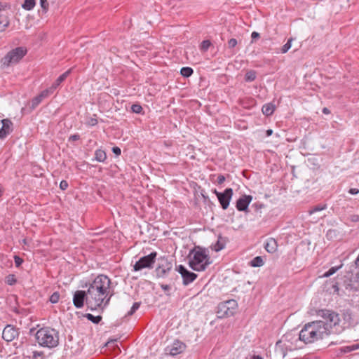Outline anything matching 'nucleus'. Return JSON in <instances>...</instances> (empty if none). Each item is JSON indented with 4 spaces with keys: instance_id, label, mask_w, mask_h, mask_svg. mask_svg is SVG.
I'll return each mask as SVG.
<instances>
[{
    "instance_id": "36",
    "label": "nucleus",
    "mask_w": 359,
    "mask_h": 359,
    "mask_svg": "<svg viewBox=\"0 0 359 359\" xmlns=\"http://www.w3.org/2000/svg\"><path fill=\"white\" fill-rule=\"evenodd\" d=\"M131 111L138 114H143V108L140 104H133L131 106Z\"/></svg>"
},
{
    "instance_id": "29",
    "label": "nucleus",
    "mask_w": 359,
    "mask_h": 359,
    "mask_svg": "<svg viewBox=\"0 0 359 359\" xmlns=\"http://www.w3.org/2000/svg\"><path fill=\"white\" fill-rule=\"evenodd\" d=\"M88 320L91 321L94 324H99L102 320V318L101 316H93L91 313H86L84 316Z\"/></svg>"
},
{
    "instance_id": "52",
    "label": "nucleus",
    "mask_w": 359,
    "mask_h": 359,
    "mask_svg": "<svg viewBox=\"0 0 359 359\" xmlns=\"http://www.w3.org/2000/svg\"><path fill=\"white\" fill-rule=\"evenodd\" d=\"M348 193L352 194V195H355V194H358L359 193V189H357V188H351L348 190Z\"/></svg>"
},
{
    "instance_id": "25",
    "label": "nucleus",
    "mask_w": 359,
    "mask_h": 359,
    "mask_svg": "<svg viewBox=\"0 0 359 359\" xmlns=\"http://www.w3.org/2000/svg\"><path fill=\"white\" fill-rule=\"evenodd\" d=\"M257 78V72L255 70L250 69L247 70L244 80L246 82H252L255 81Z\"/></svg>"
},
{
    "instance_id": "49",
    "label": "nucleus",
    "mask_w": 359,
    "mask_h": 359,
    "mask_svg": "<svg viewBox=\"0 0 359 359\" xmlns=\"http://www.w3.org/2000/svg\"><path fill=\"white\" fill-rule=\"evenodd\" d=\"M111 151L117 156H120L121 154V150L118 147H112Z\"/></svg>"
},
{
    "instance_id": "61",
    "label": "nucleus",
    "mask_w": 359,
    "mask_h": 359,
    "mask_svg": "<svg viewBox=\"0 0 359 359\" xmlns=\"http://www.w3.org/2000/svg\"><path fill=\"white\" fill-rule=\"evenodd\" d=\"M213 193L215 194V195L217 196V197H218V194H222V192H219L217 191L216 189H214L213 190Z\"/></svg>"
},
{
    "instance_id": "38",
    "label": "nucleus",
    "mask_w": 359,
    "mask_h": 359,
    "mask_svg": "<svg viewBox=\"0 0 359 359\" xmlns=\"http://www.w3.org/2000/svg\"><path fill=\"white\" fill-rule=\"evenodd\" d=\"M141 305V302H135L132 306L130 310L128 312L127 316L133 315L135 311L140 308Z\"/></svg>"
},
{
    "instance_id": "1",
    "label": "nucleus",
    "mask_w": 359,
    "mask_h": 359,
    "mask_svg": "<svg viewBox=\"0 0 359 359\" xmlns=\"http://www.w3.org/2000/svg\"><path fill=\"white\" fill-rule=\"evenodd\" d=\"M317 316L323 320H317L327 336L331 334H339L344 330L353 327L356 321L351 309H343L340 313L331 309H320Z\"/></svg>"
},
{
    "instance_id": "59",
    "label": "nucleus",
    "mask_w": 359,
    "mask_h": 359,
    "mask_svg": "<svg viewBox=\"0 0 359 359\" xmlns=\"http://www.w3.org/2000/svg\"><path fill=\"white\" fill-rule=\"evenodd\" d=\"M273 133V130L271 129H268L266 131V136H270Z\"/></svg>"
},
{
    "instance_id": "15",
    "label": "nucleus",
    "mask_w": 359,
    "mask_h": 359,
    "mask_svg": "<svg viewBox=\"0 0 359 359\" xmlns=\"http://www.w3.org/2000/svg\"><path fill=\"white\" fill-rule=\"evenodd\" d=\"M252 200L251 195H243L236 201V208L238 211L246 212L248 206Z\"/></svg>"
},
{
    "instance_id": "11",
    "label": "nucleus",
    "mask_w": 359,
    "mask_h": 359,
    "mask_svg": "<svg viewBox=\"0 0 359 359\" xmlns=\"http://www.w3.org/2000/svg\"><path fill=\"white\" fill-rule=\"evenodd\" d=\"M233 196V189L226 188L222 194H218L217 199L223 210H226L229 205L230 201Z\"/></svg>"
},
{
    "instance_id": "4",
    "label": "nucleus",
    "mask_w": 359,
    "mask_h": 359,
    "mask_svg": "<svg viewBox=\"0 0 359 359\" xmlns=\"http://www.w3.org/2000/svg\"><path fill=\"white\" fill-rule=\"evenodd\" d=\"M87 293L88 297V309L91 311L101 309L102 312L109 305L110 299L114 295V292H112L107 298L106 296L96 292L94 289L90 288H88Z\"/></svg>"
},
{
    "instance_id": "46",
    "label": "nucleus",
    "mask_w": 359,
    "mask_h": 359,
    "mask_svg": "<svg viewBox=\"0 0 359 359\" xmlns=\"http://www.w3.org/2000/svg\"><path fill=\"white\" fill-rule=\"evenodd\" d=\"M43 353L42 351H34L32 352V359H38L39 357H43Z\"/></svg>"
},
{
    "instance_id": "60",
    "label": "nucleus",
    "mask_w": 359,
    "mask_h": 359,
    "mask_svg": "<svg viewBox=\"0 0 359 359\" xmlns=\"http://www.w3.org/2000/svg\"><path fill=\"white\" fill-rule=\"evenodd\" d=\"M351 346L353 348V350H356V349L359 348V344H354V345H353Z\"/></svg>"
},
{
    "instance_id": "23",
    "label": "nucleus",
    "mask_w": 359,
    "mask_h": 359,
    "mask_svg": "<svg viewBox=\"0 0 359 359\" xmlns=\"http://www.w3.org/2000/svg\"><path fill=\"white\" fill-rule=\"evenodd\" d=\"M46 93H43V90L35 97H34L32 100V108L34 109L36 108L41 102L44 99L48 97V96L46 95Z\"/></svg>"
},
{
    "instance_id": "41",
    "label": "nucleus",
    "mask_w": 359,
    "mask_h": 359,
    "mask_svg": "<svg viewBox=\"0 0 359 359\" xmlns=\"http://www.w3.org/2000/svg\"><path fill=\"white\" fill-rule=\"evenodd\" d=\"M80 138V135H79L78 133L72 135L68 138V142L73 143L74 142L79 140Z\"/></svg>"
},
{
    "instance_id": "55",
    "label": "nucleus",
    "mask_w": 359,
    "mask_h": 359,
    "mask_svg": "<svg viewBox=\"0 0 359 359\" xmlns=\"http://www.w3.org/2000/svg\"><path fill=\"white\" fill-rule=\"evenodd\" d=\"M295 359H317V358L313 355H306L302 358H295Z\"/></svg>"
},
{
    "instance_id": "48",
    "label": "nucleus",
    "mask_w": 359,
    "mask_h": 359,
    "mask_svg": "<svg viewBox=\"0 0 359 359\" xmlns=\"http://www.w3.org/2000/svg\"><path fill=\"white\" fill-rule=\"evenodd\" d=\"M98 123L97 120L95 118H90L86 123L87 125L90 126H94L97 125Z\"/></svg>"
},
{
    "instance_id": "32",
    "label": "nucleus",
    "mask_w": 359,
    "mask_h": 359,
    "mask_svg": "<svg viewBox=\"0 0 359 359\" xmlns=\"http://www.w3.org/2000/svg\"><path fill=\"white\" fill-rule=\"evenodd\" d=\"M339 232L337 229H329L326 233V238L328 240L337 239L339 236Z\"/></svg>"
},
{
    "instance_id": "2",
    "label": "nucleus",
    "mask_w": 359,
    "mask_h": 359,
    "mask_svg": "<svg viewBox=\"0 0 359 359\" xmlns=\"http://www.w3.org/2000/svg\"><path fill=\"white\" fill-rule=\"evenodd\" d=\"M320 325L317 320L306 324L299 334V340L311 344L327 337Z\"/></svg>"
},
{
    "instance_id": "51",
    "label": "nucleus",
    "mask_w": 359,
    "mask_h": 359,
    "mask_svg": "<svg viewBox=\"0 0 359 359\" xmlns=\"http://www.w3.org/2000/svg\"><path fill=\"white\" fill-rule=\"evenodd\" d=\"M225 181V177L222 175H219L217 178V182L219 184H222Z\"/></svg>"
},
{
    "instance_id": "33",
    "label": "nucleus",
    "mask_w": 359,
    "mask_h": 359,
    "mask_svg": "<svg viewBox=\"0 0 359 359\" xmlns=\"http://www.w3.org/2000/svg\"><path fill=\"white\" fill-rule=\"evenodd\" d=\"M212 46V43L210 40H203L200 46H199V48L201 50V52L203 53H205L206 52L209 48Z\"/></svg>"
},
{
    "instance_id": "42",
    "label": "nucleus",
    "mask_w": 359,
    "mask_h": 359,
    "mask_svg": "<svg viewBox=\"0 0 359 359\" xmlns=\"http://www.w3.org/2000/svg\"><path fill=\"white\" fill-rule=\"evenodd\" d=\"M160 287H161L162 290H163V291L165 292L166 295H168V296L170 295V291L171 290V287L169 285L161 284Z\"/></svg>"
},
{
    "instance_id": "39",
    "label": "nucleus",
    "mask_w": 359,
    "mask_h": 359,
    "mask_svg": "<svg viewBox=\"0 0 359 359\" xmlns=\"http://www.w3.org/2000/svg\"><path fill=\"white\" fill-rule=\"evenodd\" d=\"M292 39H290L287 41V43L282 46V48H281V53H287L289 50V49L292 46Z\"/></svg>"
},
{
    "instance_id": "8",
    "label": "nucleus",
    "mask_w": 359,
    "mask_h": 359,
    "mask_svg": "<svg viewBox=\"0 0 359 359\" xmlns=\"http://www.w3.org/2000/svg\"><path fill=\"white\" fill-rule=\"evenodd\" d=\"M157 256L156 252H152L149 255L142 257L133 265V270L135 271H140L143 269H152L154 264L156 262Z\"/></svg>"
},
{
    "instance_id": "28",
    "label": "nucleus",
    "mask_w": 359,
    "mask_h": 359,
    "mask_svg": "<svg viewBox=\"0 0 359 359\" xmlns=\"http://www.w3.org/2000/svg\"><path fill=\"white\" fill-rule=\"evenodd\" d=\"M36 5L35 0H24L22 7L26 11H31L34 8Z\"/></svg>"
},
{
    "instance_id": "58",
    "label": "nucleus",
    "mask_w": 359,
    "mask_h": 359,
    "mask_svg": "<svg viewBox=\"0 0 359 359\" xmlns=\"http://www.w3.org/2000/svg\"><path fill=\"white\" fill-rule=\"evenodd\" d=\"M323 113L325 114H329L330 113V111L327 107H324L322 110Z\"/></svg>"
},
{
    "instance_id": "16",
    "label": "nucleus",
    "mask_w": 359,
    "mask_h": 359,
    "mask_svg": "<svg viewBox=\"0 0 359 359\" xmlns=\"http://www.w3.org/2000/svg\"><path fill=\"white\" fill-rule=\"evenodd\" d=\"M186 344L181 341L175 340L170 347H167L166 351L169 350V354L175 356L182 353L186 349Z\"/></svg>"
},
{
    "instance_id": "17",
    "label": "nucleus",
    "mask_w": 359,
    "mask_h": 359,
    "mask_svg": "<svg viewBox=\"0 0 359 359\" xmlns=\"http://www.w3.org/2000/svg\"><path fill=\"white\" fill-rule=\"evenodd\" d=\"M6 7V6H5ZM10 21L8 18V11L5 9L4 6H0V32H4L9 25Z\"/></svg>"
},
{
    "instance_id": "22",
    "label": "nucleus",
    "mask_w": 359,
    "mask_h": 359,
    "mask_svg": "<svg viewBox=\"0 0 359 359\" xmlns=\"http://www.w3.org/2000/svg\"><path fill=\"white\" fill-rule=\"evenodd\" d=\"M227 241V238L225 237H222V236H218V239L217 243L213 247V250L216 252H219L221 250L224 249L225 247L226 242Z\"/></svg>"
},
{
    "instance_id": "9",
    "label": "nucleus",
    "mask_w": 359,
    "mask_h": 359,
    "mask_svg": "<svg viewBox=\"0 0 359 359\" xmlns=\"http://www.w3.org/2000/svg\"><path fill=\"white\" fill-rule=\"evenodd\" d=\"M172 269V264L165 256L158 259V266L156 268V276L158 278L165 277Z\"/></svg>"
},
{
    "instance_id": "53",
    "label": "nucleus",
    "mask_w": 359,
    "mask_h": 359,
    "mask_svg": "<svg viewBox=\"0 0 359 359\" xmlns=\"http://www.w3.org/2000/svg\"><path fill=\"white\" fill-rule=\"evenodd\" d=\"M251 37H252V40H255L257 39H259L260 37V35L258 32H253L251 34Z\"/></svg>"
},
{
    "instance_id": "13",
    "label": "nucleus",
    "mask_w": 359,
    "mask_h": 359,
    "mask_svg": "<svg viewBox=\"0 0 359 359\" xmlns=\"http://www.w3.org/2000/svg\"><path fill=\"white\" fill-rule=\"evenodd\" d=\"M71 73V69H68L65 72H64L62 74H61L52 84V86L50 88H48L43 90V93H46V95L48 97L50 95H52L55 90L58 88V86L67 79V77Z\"/></svg>"
},
{
    "instance_id": "12",
    "label": "nucleus",
    "mask_w": 359,
    "mask_h": 359,
    "mask_svg": "<svg viewBox=\"0 0 359 359\" xmlns=\"http://www.w3.org/2000/svg\"><path fill=\"white\" fill-rule=\"evenodd\" d=\"M20 332L18 328L12 325H7L2 332V338L8 341H12L18 337Z\"/></svg>"
},
{
    "instance_id": "20",
    "label": "nucleus",
    "mask_w": 359,
    "mask_h": 359,
    "mask_svg": "<svg viewBox=\"0 0 359 359\" xmlns=\"http://www.w3.org/2000/svg\"><path fill=\"white\" fill-rule=\"evenodd\" d=\"M197 276L196 273L187 270V271H186V273L182 276L183 279V285H188L191 283L194 282L196 279Z\"/></svg>"
},
{
    "instance_id": "6",
    "label": "nucleus",
    "mask_w": 359,
    "mask_h": 359,
    "mask_svg": "<svg viewBox=\"0 0 359 359\" xmlns=\"http://www.w3.org/2000/svg\"><path fill=\"white\" fill-rule=\"evenodd\" d=\"M191 254H193V257L189 260V264L193 270L196 271H204L210 264V257L204 250L199 248L198 250L191 251Z\"/></svg>"
},
{
    "instance_id": "63",
    "label": "nucleus",
    "mask_w": 359,
    "mask_h": 359,
    "mask_svg": "<svg viewBox=\"0 0 359 359\" xmlns=\"http://www.w3.org/2000/svg\"><path fill=\"white\" fill-rule=\"evenodd\" d=\"M2 193H3V190H2V189H1V188H0V196H1Z\"/></svg>"
},
{
    "instance_id": "18",
    "label": "nucleus",
    "mask_w": 359,
    "mask_h": 359,
    "mask_svg": "<svg viewBox=\"0 0 359 359\" xmlns=\"http://www.w3.org/2000/svg\"><path fill=\"white\" fill-rule=\"evenodd\" d=\"M217 313L219 318H227L233 316V313L223 302L218 304Z\"/></svg>"
},
{
    "instance_id": "10",
    "label": "nucleus",
    "mask_w": 359,
    "mask_h": 359,
    "mask_svg": "<svg viewBox=\"0 0 359 359\" xmlns=\"http://www.w3.org/2000/svg\"><path fill=\"white\" fill-rule=\"evenodd\" d=\"M88 297L87 291L76 290L73 295V304L76 309H81L86 303L88 306Z\"/></svg>"
},
{
    "instance_id": "34",
    "label": "nucleus",
    "mask_w": 359,
    "mask_h": 359,
    "mask_svg": "<svg viewBox=\"0 0 359 359\" xmlns=\"http://www.w3.org/2000/svg\"><path fill=\"white\" fill-rule=\"evenodd\" d=\"M342 267V264L338 266H332L323 274V277H330L335 273L339 269Z\"/></svg>"
},
{
    "instance_id": "44",
    "label": "nucleus",
    "mask_w": 359,
    "mask_h": 359,
    "mask_svg": "<svg viewBox=\"0 0 359 359\" xmlns=\"http://www.w3.org/2000/svg\"><path fill=\"white\" fill-rule=\"evenodd\" d=\"M14 262L16 267H19L23 263L24 260L18 255L14 256Z\"/></svg>"
},
{
    "instance_id": "21",
    "label": "nucleus",
    "mask_w": 359,
    "mask_h": 359,
    "mask_svg": "<svg viewBox=\"0 0 359 359\" xmlns=\"http://www.w3.org/2000/svg\"><path fill=\"white\" fill-rule=\"evenodd\" d=\"M276 109V105L273 102H269L262 106V111L266 116H271Z\"/></svg>"
},
{
    "instance_id": "3",
    "label": "nucleus",
    "mask_w": 359,
    "mask_h": 359,
    "mask_svg": "<svg viewBox=\"0 0 359 359\" xmlns=\"http://www.w3.org/2000/svg\"><path fill=\"white\" fill-rule=\"evenodd\" d=\"M59 332L50 327H43L35 333L36 342L42 347L53 348L59 344Z\"/></svg>"
},
{
    "instance_id": "7",
    "label": "nucleus",
    "mask_w": 359,
    "mask_h": 359,
    "mask_svg": "<svg viewBox=\"0 0 359 359\" xmlns=\"http://www.w3.org/2000/svg\"><path fill=\"white\" fill-rule=\"evenodd\" d=\"M111 280L106 275H99L90 283L88 288L95 290L107 298L113 292L110 290Z\"/></svg>"
},
{
    "instance_id": "5",
    "label": "nucleus",
    "mask_w": 359,
    "mask_h": 359,
    "mask_svg": "<svg viewBox=\"0 0 359 359\" xmlns=\"http://www.w3.org/2000/svg\"><path fill=\"white\" fill-rule=\"evenodd\" d=\"M27 48L19 46L8 51L0 60V67L2 69L15 65L26 55Z\"/></svg>"
},
{
    "instance_id": "43",
    "label": "nucleus",
    "mask_w": 359,
    "mask_h": 359,
    "mask_svg": "<svg viewBox=\"0 0 359 359\" xmlns=\"http://www.w3.org/2000/svg\"><path fill=\"white\" fill-rule=\"evenodd\" d=\"M237 44L238 41L236 39L232 38L228 41V47L230 49L235 48Z\"/></svg>"
},
{
    "instance_id": "57",
    "label": "nucleus",
    "mask_w": 359,
    "mask_h": 359,
    "mask_svg": "<svg viewBox=\"0 0 359 359\" xmlns=\"http://www.w3.org/2000/svg\"><path fill=\"white\" fill-rule=\"evenodd\" d=\"M353 351V348L351 346H345L344 347V352H351Z\"/></svg>"
},
{
    "instance_id": "45",
    "label": "nucleus",
    "mask_w": 359,
    "mask_h": 359,
    "mask_svg": "<svg viewBox=\"0 0 359 359\" xmlns=\"http://www.w3.org/2000/svg\"><path fill=\"white\" fill-rule=\"evenodd\" d=\"M201 196L203 197V202L205 203H208V204H212V203L211 202L210 199L209 198L208 196L205 194V191H202L201 192Z\"/></svg>"
},
{
    "instance_id": "35",
    "label": "nucleus",
    "mask_w": 359,
    "mask_h": 359,
    "mask_svg": "<svg viewBox=\"0 0 359 359\" xmlns=\"http://www.w3.org/2000/svg\"><path fill=\"white\" fill-rule=\"evenodd\" d=\"M6 283L8 285H13L17 283L16 277L14 274H9L6 277Z\"/></svg>"
},
{
    "instance_id": "40",
    "label": "nucleus",
    "mask_w": 359,
    "mask_h": 359,
    "mask_svg": "<svg viewBox=\"0 0 359 359\" xmlns=\"http://www.w3.org/2000/svg\"><path fill=\"white\" fill-rule=\"evenodd\" d=\"M40 6L43 13H46L49 8V4L47 0H40Z\"/></svg>"
},
{
    "instance_id": "26",
    "label": "nucleus",
    "mask_w": 359,
    "mask_h": 359,
    "mask_svg": "<svg viewBox=\"0 0 359 359\" xmlns=\"http://www.w3.org/2000/svg\"><path fill=\"white\" fill-rule=\"evenodd\" d=\"M226 306H227L231 311L234 314L235 311L238 306V303L234 299H229L225 302H223Z\"/></svg>"
},
{
    "instance_id": "37",
    "label": "nucleus",
    "mask_w": 359,
    "mask_h": 359,
    "mask_svg": "<svg viewBox=\"0 0 359 359\" xmlns=\"http://www.w3.org/2000/svg\"><path fill=\"white\" fill-rule=\"evenodd\" d=\"M60 293L59 292H54L50 297L49 298V301L52 303V304H56L59 302V299H60Z\"/></svg>"
},
{
    "instance_id": "30",
    "label": "nucleus",
    "mask_w": 359,
    "mask_h": 359,
    "mask_svg": "<svg viewBox=\"0 0 359 359\" xmlns=\"http://www.w3.org/2000/svg\"><path fill=\"white\" fill-rule=\"evenodd\" d=\"M327 208V204H318L309 210L308 212L309 215H312L316 212L325 210Z\"/></svg>"
},
{
    "instance_id": "62",
    "label": "nucleus",
    "mask_w": 359,
    "mask_h": 359,
    "mask_svg": "<svg viewBox=\"0 0 359 359\" xmlns=\"http://www.w3.org/2000/svg\"><path fill=\"white\" fill-rule=\"evenodd\" d=\"M114 341H116V339H114V340H110L107 342V344H109L111 342H114Z\"/></svg>"
},
{
    "instance_id": "27",
    "label": "nucleus",
    "mask_w": 359,
    "mask_h": 359,
    "mask_svg": "<svg viewBox=\"0 0 359 359\" xmlns=\"http://www.w3.org/2000/svg\"><path fill=\"white\" fill-rule=\"evenodd\" d=\"M264 264L263 259L260 256H257L250 261V266L252 267H260Z\"/></svg>"
},
{
    "instance_id": "47",
    "label": "nucleus",
    "mask_w": 359,
    "mask_h": 359,
    "mask_svg": "<svg viewBox=\"0 0 359 359\" xmlns=\"http://www.w3.org/2000/svg\"><path fill=\"white\" fill-rule=\"evenodd\" d=\"M176 270L181 274V276L187 271V269L183 265H179Z\"/></svg>"
},
{
    "instance_id": "14",
    "label": "nucleus",
    "mask_w": 359,
    "mask_h": 359,
    "mask_svg": "<svg viewBox=\"0 0 359 359\" xmlns=\"http://www.w3.org/2000/svg\"><path fill=\"white\" fill-rule=\"evenodd\" d=\"M0 125V139L6 138L13 130V123L8 118H4L1 121Z\"/></svg>"
},
{
    "instance_id": "54",
    "label": "nucleus",
    "mask_w": 359,
    "mask_h": 359,
    "mask_svg": "<svg viewBox=\"0 0 359 359\" xmlns=\"http://www.w3.org/2000/svg\"><path fill=\"white\" fill-rule=\"evenodd\" d=\"M351 221L354 222H359V215H353L351 216Z\"/></svg>"
},
{
    "instance_id": "19",
    "label": "nucleus",
    "mask_w": 359,
    "mask_h": 359,
    "mask_svg": "<svg viewBox=\"0 0 359 359\" xmlns=\"http://www.w3.org/2000/svg\"><path fill=\"white\" fill-rule=\"evenodd\" d=\"M278 244L276 239L269 238L264 244V248L269 253H273L277 250Z\"/></svg>"
},
{
    "instance_id": "24",
    "label": "nucleus",
    "mask_w": 359,
    "mask_h": 359,
    "mask_svg": "<svg viewBox=\"0 0 359 359\" xmlns=\"http://www.w3.org/2000/svg\"><path fill=\"white\" fill-rule=\"evenodd\" d=\"M106 159H107V154L104 150L100 149L95 150V158L93 160H95L98 162H104Z\"/></svg>"
},
{
    "instance_id": "31",
    "label": "nucleus",
    "mask_w": 359,
    "mask_h": 359,
    "mask_svg": "<svg viewBox=\"0 0 359 359\" xmlns=\"http://www.w3.org/2000/svg\"><path fill=\"white\" fill-rule=\"evenodd\" d=\"M194 73V70L191 67H182L180 70L181 75L184 78H189Z\"/></svg>"
},
{
    "instance_id": "56",
    "label": "nucleus",
    "mask_w": 359,
    "mask_h": 359,
    "mask_svg": "<svg viewBox=\"0 0 359 359\" xmlns=\"http://www.w3.org/2000/svg\"><path fill=\"white\" fill-rule=\"evenodd\" d=\"M252 207H255V208L258 210L263 208L264 205L262 203H255L252 205Z\"/></svg>"
},
{
    "instance_id": "50",
    "label": "nucleus",
    "mask_w": 359,
    "mask_h": 359,
    "mask_svg": "<svg viewBox=\"0 0 359 359\" xmlns=\"http://www.w3.org/2000/svg\"><path fill=\"white\" fill-rule=\"evenodd\" d=\"M68 187V182L66 180H62L60 184V188L62 190H66Z\"/></svg>"
}]
</instances>
